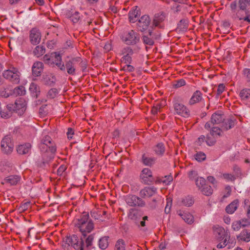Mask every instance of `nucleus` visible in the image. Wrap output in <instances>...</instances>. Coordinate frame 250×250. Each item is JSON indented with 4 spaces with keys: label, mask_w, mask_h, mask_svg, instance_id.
Returning <instances> with one entry per match:
<instances>
[{
    "label": "nucleus",
    "mask_w": 250,
    "mask_h": 250,
    "mask_svg": "<svg viewBox=\"0 0 250 250\" xmlns=\"http://www.w3.org/2000/svg\"><path fill=\"white\" fill-rule=\"evenodd\" d=\"M142 162L144 165L150 166L154 163L155 159L152 157H148L144 154L142 156Z\"/></svg>",
    "instance_id": "30"
},
{
    "label": "nucleus",
    "mask_w": 250,
    "mask_h": 250,
    "mask_svg": "<svg viewBox=\"0 0 250 250\" xmlns=\"http://www.w3.org/2000/svg\"><path fill=\"white\" fill-rule=\"evenodd\" d=\"M43 69V65L42 62H34L32 67V74L33 76L35 77L40 76Z\"/></svg>",
    "instance_id": "18"
},
{
    "label": "nucleus",
    "mask_w": 250,
    "mask_h": 250,
    "mask_svg": "<svg viewBox=\"0 0 250 250\" xmlns=\"http://www.w3.org/2000/svg\"><path fill=\"white\" fill-rule=\"evenodd\" d=\"M165 147L162 143L158 144L154 147V151L157 155H162L165 152Z\"/></svg>",
    "instance_id": "33"
},
{
    "label": "nucleus",
    "mask_w": 250,
    "mask_h": 250,
    "mask_svg": "<svg viewBox=\"0 0 250 250\" xmlns=\"http://www.w3.org/2000/svg\"><path fill=\"white\" fill-rule=\"evenodd\" d=\"M75 225L83 235L90 232L94 228L93 223L89 219V215L86 213L83 214L80 219L77 220Z\"/></svg>",
    "instance_id": "4"
},
{
    "label": "nucleus",
    "mask_w": 250,
    "mask_h": 250,
    "mask_svg": "<svg viewBox=\"0 0 250 250\" xmlns=\"http://www.w3.org/2000/svg\"><path fill=\"white\" fill-rule=\"evenodd\" d=\"M231 188L229 186H227L225 188V191L227 192V194L224 196V197H228L231 192Z\"/></svg>",
    "instance_id": "57"
},
{
    "label": "nucleus",
    "mask_w": 250,
    "mask_h": 250,
    "mask_svg": "<svg viewBox=\"0 0 250 250\" xmlns=\"http://www.w3.org/2000/svg\"><path fill=\"white\" fill-rule=\"evenodd\" d=\"M222 177L227 182L233 181L235 179V176L233 174L230 173H224L223 174Z\"/></svg>",
    "instance_id": "41"
},
{
    "label": "nucleus",
    "mask_w": 250,
    "mask_h": 250,
    "mask_svg": "<svg viewBox=\"0 0 250 250\" xmlns=\"http://www.w3.org/2000/svg\"><path fill=\"white\" fill-rule=\"evenodd\" d=\"M186 84V82L183 79H180L177 82H176L173 84V86L175 88H178L180 87H181L182 86H184Z\"/></svg>",
    "instance_id": "47"
},
{
    "label": "nucleus",
    "mask_w": 250,
    "mask_h": 250,
    "mask_svg": "<svg viewBox=\"0 0 250 250\" xmlns=\"http://www.w3.org/2000/svg\"><path fill=\"white\" fill-rule=\"evenodd\" d=\"M174 114L187 118L189 116L190 112L188 109L183 104L174 100L173 102Z\"/></svg>",
    "instance_id": "10"
},
{
    "label": "nucleus",
    "mask_w": 250,
    "mask_h": 250,
    "mask_svg": "<svg viewBox=\"0 0 250 250\" xmlns=\"http://www.w3.org/2000/svg\"><path fill=\"white\" fill-rule=\"evenodd\" d=\"M21 178L17 175H11L6 177L2 182L3 184H7L10 185H16L20 181Z\"/></svg>",
    "instance_id": "23"
},
{
    "label": "nucleus",
    "mask_w": 250,
    "mask_h": 250,
    "mask_svg": "<svg viewBox=\"0 0 250 250\" xmlns=\"http://www.w3.org/2000/svg\"><path fill=\"white\" fill-rule=\"evenodd\" d=\"M74 134V130L71 128H68L67 132V138L69 139H71L73 138V135Z\"/></svg>",
    "instance_id": "53"
},
{
    "label": "nucleus",
    "mask_w": 250,
    "mask_h": 250,
    "mask_svg": "<svg viewBox=\"0 0 250 250\" xmlns=\"http://www.w3.org/2000/svg\"><path fill=\"white\" fill-rule=\"evenodd\" d=\"M243 74L248 81H250V69L246 68L243 70Z\"/></svg>",
    "instance_id": "51"
},
{
    "label": "nucleus",
    "mask_w": 250,
    "mask_h": 250,
    "mask_svg": "<svg viewBox=\"0 0 250 250\" xmlns=\"http://www.w3.org/2000/svg\"><path fill=\"white\" fill-rule=\"evenodd\" d=\"M93 240V236L92 235L88 236L86 239V244L87 246H90L92 244V242Z\"/></svg>",
    "instance_id": "56"
},
{
    "label": "nucleus",
    "mask_w": 250,
    "mask_h": 250,
    "mask_svg": "<svg viewBox=\"0 0 250 250\" xmlns=\"http://www.w3.org/2000/svg\"><path fill=\"white\" fill-rule=\"evenodd\" d=\"M29 205H30L29 202H26V203H24V204H23L22 207L24 209H25V208H28V207L29 206Z\"/></svg>",
    "instance_id": "61"
},
{
    "label": "nucleus",
    "mask_w": 250,
    "mask_h": 250,
    "mask_svg": "<svg viewBox=\"0 0 250 250\" xmlns=\"http://www.w3.org/2000/svg\"><path fill=\"white\" fill-rule=\"evenodd\" d=\"M242 224V227H246L250 225V220L248 219H242L239 220Z\"/></svg>",
    "instance_id": "49"
},
{
    "label": "nucleus",
    "mask_w": 250,
    "mask_h": 250,
    "mask_svg": "<svg viewBox=\"0 0 250 250\" xmlns=\"http://www.w3.org/2000/svg\"><path fill=\"white\" fill-rule=\"evenodd\" d=\"M166 248V246L165 245V244H163V243H161L160 245H159V248L160 250H164Z\"/></svg>",
    "instance_id": "60"
},
{
    "label": "nucleus",
    "mask_w": 250,
    "mask_h": 250,
    "mask_svg": "<svg viewBox=\"0 0 250 250\" xmlns=\"http://www.w3.org/2000/svg\"><path fill=\"white\" fill-rule=\"evenodd\" d=\"M188 26V22L186 20H181L178 24V28L182 31H185L187 30Z\"/></svg>",
    "instance_id": "36"
},
{
    "label": "nucleus",
    "mask_w": 250,
    "mask_h": 250,
    "mask_svg": "<svg viewBox=\"0 0 250 250\" xmlns=\"http://www.w3.org/2000/svg\"><path fill=\"white\" fill-rule=\"evenodd\" d=\"M41 33L36 28L32 29L30 31L29 39L31 43L33 45L39 44L41 40Z\"/></svg>",
    "instance_id": "15"
},
{
    "label": "nucleus",
    "mask_w": 250,
    "mask_h": 250,
    "mask_svg": "<svg viewBox=\"0 0 250 250\" xmlns=\"http://www.w3.org/2000/svg\"><path fill=\"white\" fill-rule=\"evenodd\" d=\"M225 85L223 84H220L217 89V93L218 95L221 94L225 90Z\"/></svg>",
    "instance_id": "55"
},
{
    "label": "nucleus",
    "mask_w": 250,
    "mask_h": 250,
    "mask_svg": "<svg viewBox=\"0 0 250 250\" xmlns=\"http://www.w3.org/2000/svg\"><path fill=\"white\" fill-rule=\"evenodd\" d=\"M237 240L239 242H250V229H244L236 236Z\"/></svg>",
    "instance_id": "17"
},
{
    "label": "nucleus",
    "mask_w": 250,
    "mask_h": 250,
    "mask_svg": "<svg viewBox=\"0 0 250 250\" xmlns=\"http://www.w3.org/2000/svg\"><path fill=\"white\" fill-rule=\"evenodd\" d=\"M42 81L45 84L51 85L55 83L56 78L52 74H48L43 76Z\"/></svg>",
    "instance_id": "28"
},
{
    "label": "nucleus",
    "mask_w": 250,
    "mask_h": 250,
    "mask_svg": "<svg viewBox=\"0 0 250 250\" xmlns=\"http://www.w3.org/2000/svg\"><path fill=\"white\" fill-rule=\"evenodd\" d=\"M207 180H208V182L211 183L214 186L217 185V181L214 177L211 176H208L207 177Z\"/></svg>",
    "instance_id": "54"
},
{
    "label": "nucleus",
    "mask_w": 250,
    "mask_h": 250,
    "mask_svg": "<svg viewBox=\"0 0 250 250\" xmlns=\"http://www.w3.org/2000/svg\"><path fill=\"white\" fill-rule=\"evenodd\" d=\"M206 180L203 177H198L196 180V185L201 189L206 185Z\"/></svg>",
    "instance_id": "38"
},
{
    "label": "nucleus",
    "mask_w": 250,
    "mask_h": 250,
    "mask_svg": "<svg viewBox=\"0 0 250 250\" xmlns=\"http://www.w3.org/2000/svg\"><path fill=\"white\" fill-rule=\"evenodd\" d=\"M62 246L65 249L71 246L76 250H83L81 243H79L78 238L75 235L66 237L63 241Z\"/></svg>",
    "instance_id": "8"
},
{
    "label": "nucleus",
    "mask_w": 250,
    "mask_h": 250,
    "mask_svg": "<svg viewBox=\"0 0 250 250\" xmlns=\"http://www.w3.org/2000/svg\"><path fill=\"white\" fill-rule=\"evenodd\" d=\"M134 69L133 66L128 63L126 64L123 67V70L125 72H132L134 71Z\"/></svg>",
    "instance_id": "48"
},
{
    "label": "nucleus",
    "mask_w": 250,
    "mask_h": 250,
    "mask_svg": "<svg viewBox=\"0 0 250 250\" xmlns=\"http://www.w3.org/2000/svg\"><path fill=\"white\" fill-rule=\"evenodd\" d=\"M87 1L91 4L96 3L99 0H86Z\"/></svg>",
    "instance_id": "62"
},
{
    "label": "nucleus",
    "mask_w": 250,
    "mask_h": 250,
    "mask_svg": "<svg viewBox=\"0 0 250 250\" xmlns=\"http://www.w3.org/2000/svg\"><path fill=\"white\" fill-rule=\"evenodd\" d=\"M148 31L150 37L144 36L143 37L144 42L146 44L152 45L154 43V40L158 39L159 35H155L149 29H148Z\"/></svg>",
    "instance_id": "22"
},
{
    "label": "nucleus",
    "mask_w": 250,
    "mask_h": 250,
    "mask_svg": "<svg viewBox=\"0 0 250 250\" xmlns=\"http://www.w3.org/2000/svg\"><path fill=\"white\" fill-rule=\"evenodd\" d=\"M64 66L69 75H74L75 74V66L73 59L66 62Z\"/></svg>",
    "instance_id": "25"
},
{
    "label": "nucleus",
    "mask_w": 250,
    "mask_h": 250,
    "mask_svg": "<svg viewBox=\"0 0 250 250\" xmlns=\"http://www.w3.org/2000/svg\"><path fill=\"white\" fill-rule=\"evenodd\" d=\"M31 149V145L30 143H25L20 145L17 147V152L20 154H26L29 153Z\"/></svg>",
    "instance_id": "20"
},
{
    "label": "nucleus",
    "mask_w": 250,
    "mask_h": 250,
    "mask_svg": "<svg viewBox=\"0 0 250 250\" xmlns=\"http://www.w3.org/2000/svg\"><path fill=\"white\" fill-rule=\"evenodd\" d=\"M126 202L130 206H143L145 205V202L135 195L128 196L126 198Z\"/></svg>",
    "instance_id": "16"
},
{
    "label": "nucleus",
    "mask_w": 250,
    "mask_h": 250,
    "mask_svg": "<svg viewBox=\"0 0 250 250\" xmlns=\"http://www.w3.org/2000/svg\"><path fill=\"white\" fill-rule=\"evenodd\" d=\"M213 232L217 237L219 243L217 247L221 249L225 247L228 243L230 244V246H233L235 242L234 240L231 241L230 239V234L228 230H226L224 228L219 226H215L213 227Z\"/></svg>",
    "instance_id": "2"
},
{
    "label": "nucleus",
    "mask_w": 250,
    "mask_h": 250,
    "mask_svg": "<svg viewBox=\"0 0 250 250\" xmlns=\"http://www.w3.org/2000/svg\"><path fill=\"white\" fill-rule=\"evenodd\" d=\"M242 227V224L240 221H235L233 222L231 225V228L234 231H238Z\"/></svg>",
    "instance_id": "43"
},
{
    "label": "nucleus",
    "mask_w": 250,
    "mask_h": 250,
    "mask_svg": "<svg viewBox=\"0 0 250 250\" xmlns=\"http://www.w3.org/2000/svg\"><path fill=\"white\" fill-rule=\"evenodd\" d=\"M194 203L192 197L190 196L185 197L183 198L181 204L183 206L189 207L193 205Z\"/></svg>",
    "instance_id": "34"
},
{
    "label": "nucleus",
    "mask_w": 250,
    "mask_h": 250,
    "mask_svg": "<svg viewBox=\"0 0 250 250\" xmlns=\"http://www.w3.org/2000/svg\"><path fill=\"white\" fill-rule=\"evenodd\" d=\"M173 178L171 175H167L161 179V181L165 185H169L172 181Z\"/></svg>",
    "instance_id": "44"
},
{
    "label": "nucleus",
    "mask_w": 250,
    "mask_h": 250,
    "mask_svg": "<svg viewBox=\"0 0 250 250\" xmlns=\"http://www.w3.org/2000/svg\"><path fill=\"white\" fill-rule=\"evenodd\" d=\"M39 148L42 152L46 153L43 156L46 157L43 163L47 162L51 159L56 150L51 138L48 136H45L42 139Z\"/></svg>",
    "instance_id": "3"
},
{
    "label": "nucleus",
    "mask_w": 250,
    "mask_h": 250,
    "mask_svg": "<svg viewBox=\"0 0 250 250\" xmlns=\"http://www.w3.org/2000/svg\"><path fill=\"white\" fill-rule=\"evenodd\" d=\"M1 151L5 154H10L14 149V143L10 136H5L0 143Z\"/></svg>",
    "instance_id": "11"
},
{
    "label": "nucleus",
    "mask_w": 250,
    "mask_h": 250,
    "mask_svg": "<svg viewBox=\"0 0 250 250\" xmlns=\"http://www.w3.org/2000/svg\"><path fill=\"white\" fill-rule=\"evenodd\" d=\"M140 177L142 182L146 184H149L153 180L152 172L148 168H145L142 170Z\"/></svg>",
    "instance_id": "13"
},
{
    "label": "nucleus",
    "mask_w": 250,
    "mask_h": 250,
    "mask_svg": "<svg viewBox=\"0 0 250 250\" xmlns=\"http://www.w3.org/2000/svg\"><path fill=\"white\" fill-rule=\"evenodd\" d=\"M43 61L45 63L49 65H56L62 71H65V66L62 62V56L57 52H53L50 54L44 55Z\"/></svg>",
    "instance_id": "5"
},
{
    "label": "nucleus",
    "mask_w": 250,
    "mask_h": 250,
    "mask_svg": "<svg viewBox=\"0 0 250 250\" xmlns=\"http://www.w3.org/2000/svg\"><path fill=\"white\" fill-rule=\"evenodd\" d=\"M156 192V189L154 187H146L140 192L141 197L146 198L153 195Z\"/></svg>",
    "instance_id": "19"
},
{
    "label": "nucleus",
    "mask_w": 250,
    "mask_h": 250,
    "mask_svg": "<svg viewBox=\"0 0 250 250\" xmlns=\"http://www.w3.org/2000/svg\"><path fill=\"white\" fill-rule=\"evenodd\" d=\"M202 193L206 196H209L212 193V189L210 186H205L201 189Z\"/></svg>",
    "instance_id": "37"
},
{
    "label": "nucleus",
    "mask_w": 250,
    "mask_h": 250,
    "mask_svg": "<svg viewBox=\"0 0 250 250\" xmlns=\"http://www.w3.org/2000/svg\"><path fill=\"white\" fill-rule=\"evenodd\" d=\"M99 247L103 250H105L108 246V237H103L99 240Z\"/></svg>",
    "instance_id": "31"
},
{
    "label": "nucleus",
    "mask_w": 250,
    "mask_h": 250,
    "mask_svg": "<svg viewBox=\"0 0 250 250\" xmlns=\"http://www.w3.org/2000/svg\"><path fill=\"white\" fill-rule=\"evenodd\" d=\"M225 121L224 115L219 111L213 113L210 121L205 125V128L209 131V134L207 135L206 142L208 146H213L216 142V138L220 136L222 129L228 130L234 126L232 120Z\"/></svg>",
    "instance_id": "1"
},
{
    "label": "nucleus",
    "mask_w": 250,
    "mask_h": 250,
    "mask_svg": "<svg viewBox=\"0 0 250 250\" xmlns=\"http://www.w3.org/2000/svg\"><path fill=\"white\" fill-rule=\"evenodd\" d=\"M58 94V90L56 88H52L48 92L47 96L49 98H54Z\"/></svg>",
    "instance_id": "46"
},
{
    "label": "nucleus",
    "mask_w": 250,
    "mask_h": 250,
    "mask_svg": "<svg viewBox=\"0 0 250 250\" xmlns=\"http://www.w3.org/2000/svg\"><path fill=\"white\" fill-rule=\"evenodd\" d=\"M140 39V35L133 30L125 31L122 36V41L127 45L136 44L139 42Z\"/></svg>",
    "instance_id": "6"
},
{
    "label": "nucleus",
    "mask_w": 250,
    "mask_h": 250,
    "mask_svg": "<svg viewBox=\"0 0 250 250\" xmlns=\"http://www.w3.org/2000/svg\"><path fill=\"white\" fill-rule=\"evenodd\" d=\"M224 222L227 224H229L231 222V219L229 217L226 216L224 218Z\"/></svg>",
    "instance_id": "59"
},
{
    "label": "nucleus",
    "mask_w": 250,
    "mask_h": 250,
    "mask_svg": "<svg viewBox=\"0 0 250 250\" xmlns=\"http://www.w3.org/2000/svg\"><path fill=\"white\" fill-rule=\"evenodd\" d=\"M66 167L65 166L61 165L57 170V173L59 175H62L63 172L66 170Z\"/></svg>",
    "instance_id": "52"
},
{
    "label": "nucleus",
    "mask_w": 250,
    "mask_h": 250,
    "mask_svg": "<svg viewBox=\"0 0 250 250\" xmlns=\"http://www.w3.org/2000/svg\"><path fill=\"white\" fill-rule=\"evenodd\" d=\"M45 52L44 47L41 45L37 46L34 50L33 53L37 57L42 56Z\"/></svg>",
    "instance_id": "32"
},
{
    "label": "nucleus",
    "mask_w": 250,
    "mask_h": 250,
    "mask_svg": "<svg viewBox=\"0 0 250 250\" xmlns=\"http://www.w3.org/2000/svg\"><path fill=\"white\" fill-rule=\"evenodd\" d=\"M8 110V109H7ZM12 111H10L8 110V111L3 110L2 111H0V116L2 118L7 119L9 118L11 115V112Z\"/></svg>",
    "instance_id": "45"
},
{
    "label": "nucleus",
    "mask_w": 250,
    "mask_h": 250,
    "mask_svg": "<svg viewBox=\"0 0 250 250\" xmlns=\"http://www.w3.org/2000/svg\"><path fill=\"white\" fill-rule=\"evenodd\" d=\"M26 101L24 99L20 98L15 101L14 104H8L7 108L10 111H15L19 115H21L26 110Z\"/></svg>",
    "instance_id": "7"
},
{
    "label": "nucleus",
    "mask_w": 250,
    "mask_h": 250,
    "mask_svg": "<svg viewBox=\"0 0 250 250\" xmlns=\"http://www.w3.org/2000/svg\"><path fill=\"white\" fill-rule=\"evenodd\" d=\"M80 19L79 13L78 12H75L71 16V20L74 23H76Z\"/></svg>",
    "instance_id": "50"
},
{
    "label": "nucleus",
    "mask_w": 250,
    "mask_h": 250,
    "mask_svg": "<svg viewBox=\"0 0 250 250\" xmlns=\"http://www.w3.org/2000/svg\"><path fill=\"white\" fill-rule=\"evenodd\" d=\"M150 24V19L147 15L143 16L137 23L138 29L142 31H145L148 29Z\"/></svg>",
    "instance_id": "14"
},
{
    "label": "nucleus",
    "mask_w": 250,
    "mask_h": 250,
    "mask_svg": "<svg viewBox=\"0 0 250 250\" xmlns=\"http://www.w3.org/2000/svg\"><path fill=\"white\" fill-rule=\"evenodd\" d=\"M29 90L34 96H37L38 93L40 92L39 87L37 84L34 83H31Z\"/></svg>",
    "instance_id": "35"
},
{
    "label": "nucleus",
    "mask_w": 250,
    "mask_h": 250,
    "mask_svg": "<svg viewBox=\"0 0 250 250\" xmlns=\"http://www.w3.org/2000/svg\"><path fill=\"white\" fill-rule=\"evenodd\" d=\"M35 1L40 5H43L44 3L43 0H35Z\"/></svg>",
    "instance_id": "64"
},
{
    "label": "nucleus",
    "mask_w": 250,
    "mask_h": 250,
    "mask_svg": "<svg viewBox=\"0 0 250 250\" xmlns=\"http://www.w3.org/2000/svg\"><path fill=\"white\" fill-rule=\"evenodd\" d=\"M194 157L197 161L202 162L206 159V155L204 152H198L194 155Z\"/></svg>",
    "instance_id": "39"
},
{
    "label": "nucleus",
    "mask_w": 250,
    "mask_h": 250,
    "mask_svg": "<svg viewBox=\"0 0 250 250\" xmlns=\"http://www.w3.org/2000/svg\"><path fill=\"white\" fill-rule=\"evenodd\" d=\"M202 99V93L200 91H196L189 100V104H194L199 102Z\"/></svg>",
    "instance_id": "27"
},
{
    "label": "nucleus",
    "mask_w": 250,
    "mask_h": 250,
    "mask_svg": "<svg viewBox=\"0 0 250 250\" xmlns=\"http://www.w3.org/2000/svg\"><path fill=\"white\" fill-rule=\"evenodd\" d=\"M134 53L133 49L128 46L123 48L121 50V62L125 64H130L132 62V56Z\"/></svg>",
    "instance_id": "12"
},
{
    "label": "nucleus",
    "mask_w": 250,
    "mask_h": 250,
    "mask_svg": "<svg viewBox=\"0 0 250 250\" xmlns=\"http://www.w3.org/2000/svg\"><path fill=\"white\" fill-rule=\"evenodd\" d=\"M14 93L18 95H24L25 93V88L22 86L17 87L14 89Z\"/></svg>",
    "instance_id": "42"
},
{
    "label": "nucleus",
    "mask_w": 250,
    "mask_h": 250,
    "mask_svg": "<svg viewBox=\"0 0 250 250\" xmlns=\"http://www.w3.org/2000/svg\"><path fill=\"white\" fill-rule=\"evenodd\" d=\"M205 140V137L203 135L201 136L198 139L197 143L199 145H201L202 144V143L204 142Z\"/></svg>",
    "instance_id": "58"
},
{
    "label": "nucleus",
    "mask_w": 250,
    "mask_h": 250,
    "mask_svg": "<svg viewBox=\"0 0 250 250\" xmlns=\"http://www.w3.org/2000/svg\"><path fill=\"white\" fill-rule=\"evenodd\" d=\"M178 214L187 223L192 224L194 222L193 216L188 212H183L181 210L178 211Z\"/></svg>",
    "instance_id": "21"
},
{
    "label": "nucleus",
    "mask_w": 250,
    "mask_h": 250,
    "mask_svg": "<svg viewBox=\"0 0 250 250\" xmlns=\"http://www.w3.org/2000/svg\"><path fill=\"white\" fill-rule=\"evenodd\" d=\"M115 250H125V244L123 240H119L117 242Z\"/></svg>",
    "instance_id": "40"
},
{
    "label": "nucleus",
    "mask_w": 250,
    "mask_h": 250,
    "mask_svg": "<svg viewBox=\"0 0 250 250\" xmlns=\"http://www.w3.org/2000/svg\"><path fill=\"white\" fill-rule=\"evenodd\" d=\"M20 72L15 67H11L3 73V76L5 79L15 83L20 82Z\"/></svg>",
    "instance_id": "9"
},
{
    "label": "nucleus",
    "mask_w": 250,
    "mask_h": 250,
    "mask_svg": "<svg viewBox=\"0 0 250 250\" xmlns=\"http://www.w3.org/2000/svg\"><path fill=\"white\" fill-rule=\"evenodd\" d=\"M239 96L242 100H247L250 98V89L245 88L242 89L240 93Z\"/></svg>",
    "instance_id": "29"
},
{
    "label": "nucleus",
    "mask_w": 250,
    "mask_h": 250,
    "mask_svg": "<svg viewBox=\"0 0 250 250\" xmlns=\"http://www.w3.org/2000/svg\"><path fill=\"white\" fill-rule=\"evenodd\" d=\"M140 11L137 6L133 7L129 13V19L131 22L134 23L138 20Z\"/></svg>",
    "instance_id": "24"
},
{
    "label": "nucleus",
    "mask_w": 250,
    "mask_h": 250,
    "mask_svg": "<svg viewBox=\"0 0 250 250\" xmlns=\"http://www.w3.org/2000/svg\"><path fill=\"white\" fill-rule=\"evenodd\" d=\"M239 201L238 200H234L226 208V211L228 213L232 214L236 210L238 207Z\"/></svg>",
    "instance_id": "26"
},
{
    "label": "nucleus",
    "mask_w": 250,
    "mask_h": 250,
    "mask_svg": "<svg viewBox=\"0 0 250 250\" xmlns=\"http://www.w3.org/2000/svg\"><path fill=\"white\" fill-rule=\"evenodd\" d=\"M153 25L155 26H158L159 25V22L157 21L156 18L153 21Z\"/></svg>",
    "instance_id": "63"
}]
</instances>
